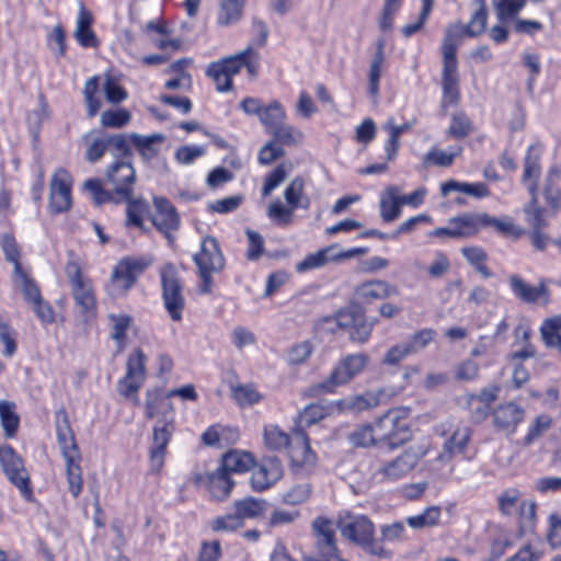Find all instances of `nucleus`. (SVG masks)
<instances>
[{"label": "nucleus", "instance_id": "1", "mask_svg": "<svg viewBox=\"0 0 561 561\" xmlns=\"http://www.w3.org/2000/svg\"><path fill=\"white\" fill-rule=\"evenodd\" d=\"M264 444L271 450L287 449L290 467L295 474H309L316 466L317 456L311 450L305 431L294 430L293 438L277 425H266L263 430Z\"/></svg>", "mask_w": 561, "mask_h": 561}, {"label": "nucleus", "instance_id": "2", "mask_svg": "<svg viewBox=\"0 0 561 561\" xmlns=\"http://www.w3.org/2000/svg\"><path fill=\"white\" fill-rule=\"evenodd\" d=\"M105 176L113 192L105 190L99 179H88L83 183V188L91 194L96 206L105 203L122 204L134 194L136 171L130 160H116L107 167Z\"/></svg>", "mask_w": 561, "mask_h": 561}, {"label": "nucleus", "instance_id": "3", "mask_svg": "<svg viewBox=\"0 0 561 561\" xmlns=\"http://www.w3.org/2000/svg\"><path fill=\"white\" fill-rule=\"evenodd\" d=\"M337 526L341 535L359 546L364 552L385 560L392 558L393 551H386L379 541H375V525L367 516H347Z\"/></svg>", "mask_w": 561, "mask_h": 561}, {"label": "nucleus", "instance_id": "4", "mask_svg": "<svg viewBox=\"0 0 561 561\" xmlns=\"http://www.w3.org/2000/svg\"><path fill=\"white\" fill-rule=\"evenodd\" d=\"M369 363L370 357L366 353H353L342 356L329 377L310 388L311 393L314 396L333 393L336 388L350 383L364 373Z\"/></svg>", "mask_w": 561, "mask_h": 561}, {"label": "nucleus", "instance_id": "5", "mask_svg": "<svg viewBox=\"0 0 561 561\" xmlns=\"http://www.w3.org/2000/svg\"><path fill=\"white\" fill-rule=\"evenodd\" d=\"M68 261L65 273L71 287V295L80 312L94 316L96 311V298L92 280L83 275L82 266L73 251L68 252Z\"/></svg>", "mask_w": 561, "mask_h": 561}, {"label": "nucleus", "instance_id": "6", "mask_svg": "<svg viewBox=\"0 0 561 561\" xmlns=\"http://www.w3.org/2000/svg\"><path fill=\"white\" fill-rule=\"evenodd\" d=\"M374 426L379 443H387L391 449L400 447L412 438L407 413L399 409L387 411L376 420Z\"/></svg>", "mask_w": 561, "mask_h": 561}, {"label": "nucleus", "instance_id": "7", "mask_svg": "<svg viewBox=\"0 0 561 561\" xmlns=\"http://www.w3.org/2000/svg\"><path fill=\"white\" fill-rule=\"evenodd\" d=\"M198 275L202 279L199 291L209 294L213 289V273H218L225 267V257L216 238L207 236L203 239L201 251L193 257Z\"/></svg>", "mask_w": 561, "mask_h": 561}, {"label": "nucleus", "instance_id": "8", "mask_svg": "<svg viewBox=\"0 0 561 561\" xmlns=\"http://www.w3.org/2000/svg\"><path fill=\"white\" fill-rule=\"evenodd\" d=\"M0 463L8 480L20 491L24 500L33 501L30 473L23 458L10 445L0 447Z\"/></svg>", "mask_w": 561, "mask_h": 561}, {"label": "nucleus", "instance_id": "9", "mask_svg": "<svg viewBox=\"0 0 561 561\" xmlns=\"http://www.w3.org/2000/svg\"><path fill=\"white\" fill-rule=\"evenodd\" d=\"M164 307L173 321H181L185 308L183 285L173 264H164L160 270Z\"/></svg>", "mask_w": 561, "mask_h": 561}, {"label": "nucleus", "instance_id": "10", "mask_svg": "<svg viewBox=\"0 0 561 561\" xmlns=\"http://www.w3.org/2000/svg\"><path fill=\"white\" fill-rule=\"evenodd\" d=\"M459 45V41L454 38L451 35L445 32L443 42V92L444 100H447L451 104H456L459 101V76L457 70V58L456 51Z\"/></svg>", "mask_w": 561, "mask_h": 561}, {"label": "nucleus", "instance_id": "11", "mask_svg": "<svg viewBox=\"0 0 561 561\" xmlns=\"http://www.w3.org/2000/svg\"><path fill=\"white\" fill-rule=\"evenodd\" d=\"M175 431L174 415L163 411V417L158 419L152 430V443L149 448L150 470L159 473L164 466L167 447Z\"/></svg>", "mask_w": 561, "mask_h": 561}, {"label": "nucleus", "instance_id": "12", "mask_svg": "<svg viewBox=\"0 0 561 561\" xmlns=\"http://www.w3.org/2000/svg\"><path fill=\"white\" fill-rule=\"evenodd\" d=\"M144 259L125 257L114 266L107 291L113 297L125 295L147 268Z\"/></svg>", "mask_w": 561, "mask_h": 561}, {"label": "nucleus", "instance_id": "13", "mask_svg": "<svg viewBox=\"0 0 561 561\" xmlns=\"http://www.w3.org/2000/svg\"><path fill=\"white\" fill-rule=\"evenodd\" d=\"M252 53V48L248 47L245 50L219 61L211 62L206 73L216 82V89L219 92H228L232 90V78L238 75L245 65V56Z\"/></svg>", "mask_w": 561, "mask_h": 561}, {"label": "nucleus", "instance_id": "14", "mask_svg": "<svg viewBox=\"0 0 561 561\" xmlns=\"http://www.w3.org/2000/svg\"><path fill=\"white\" fill-rule=\"evenodd\" d=\"M335 320L339 328L348 330L351 341L360 344L368 341L375 325V321H369L359 306L340 310Z\"/></svg>", "mask_w": 561, "mask_h": 561}, {"label": "nucleus", "instance_id": "15", "mask_svg": "<svg viewBox=\"0 0 561 561\" xmlns=\"http://www.w3.org/2000/svg\"><path fill=\"white\" fill-rule=\"evenodd\" d=\"M146 355L140 348H137L127 359L126 375L117 383V390L121 396L131 398L135 403H139L137 392L146 379Z\"/></svg>", "mask_w": 561, "mask_h": 561}, {"label": "nucleus", "instance_id": "16", "mask_svg": "<svg viewBox=\"0 0 561 561\" xmlns=\"http://www.w3.org/2000/svg\"><path fill=\"white\" fill-rule=\"evenodd\" d=\"M425 451L421 447H409L397 458L381 466L376 474L382 480L397 481L409 474L424 457Z\"/></svg>", "mask_w": 561, "mask_h": 561}, {"label": "nucleus", "instance_id": "17", "mask_svg": "<svg viewBox=\"0 0 561 561\" xmlns=\"http://www.w3.org/2000/svg\"><path fill=\"white\" fill-rule=\"evenodd\" d=\"M156 214L152 217L153 226L164 234L169 244L174 243L173 231L179 230L181 219L175 207L170 201L162 196L153 198Z\"/></svg>", "mask_w": 561, "mask_h": 561}, {"label": "nucleus", "instance_id": "18", "mask_svg": "<svg viewBox=\"0 0 561 561\" xmlns=\"http://www.w3.org/2000/svg\"><path fill=\"white\" fill-rule=\"evenodd\" d=\"M282 476L283 467L278 458H263L262 462L252 472V489L254 491H264L275 484Z\"/></svg>", "mask_w": 561, "mask_h": 561}, {"label": "nucleus", "instance_id": "19", "mask_svg": "<svg viewBox=\"0 0 561 561\" xmlns=\"http://www.w3.org/2000/svg\"><path fill=\"white\" fill-rule=\"evenodd\" d=\"M56 436L64 458L78 457L80 451L65 408L56 412Z\"/></svg>", "mask_w": 561, "mask_h": 561}, {"label": "nucleus", "instance_id": "20", "mask_svg": "<svg viewBox=\"0 0 561 561\" xmlns=\"http://www.w3.org/2000/svg\"><path fill=\"white\" fill-rule=\"evenodd\" d=\"M71 206V190L67 179V173L61 171L57 173L50 182L49 207L53 213L59 214L67 211Z\"/></svg>", "mask_w": 561, "mask_h": 561}, {"label": "nucleus", "instance_id": "21", "mask_svg": "<svg viewBox=\"0 0 561 561\" xmlns=\"http://www.w3.org/2000/svg\"><path fill=\"white\" fill-rule=\"evenodd\" d=\"M492 416L493 424L497 430L513 433L517 425L524 420L525 410L514 402H507L497 405L493 410Z\"/></svg>", "mask_w": 561, "mask_h": 561}, {"label": "nucleus", "instance_id": "22", "mask_svg": "<svg viewBox=\"0 0 561 561\" xmlns=\"http://www.w3.org/2000/svg\"><path fill=\"white\" fill-rule=\"evenodd\" d=\"M383 390L366 391L362 394L351 396L345 399L335 401L336 411L359 413L366 410H371L379 405L380 397Z\"/></svg>", "mask_w": 561, "mask_h": 561}, {"label": "nucleus", "instance_id": "23", "mask_svg": "<svg viewBox=\"0 0 561 561\" xmlns=\"http://www.w3.org/2000/svg\"><path fill=\"white\" fill-rule=\"evenodd\" d=\"M397 294L398 290L394 286L381 279L367 280L355 288V296L362 302L386 299Z\"/></svg>", "mask_w": 561, "mask_h": 561}, {"label": "nucleus", "instance_id": "24", "mask_svg": "<svg viewBox=\"0 0 561 561\" xmlns=\"http://www.w3.org/2000/svg\"><path fill=\"white\" fill-rule=\"evenodd\" d=\"M486 213H463L451 217L448 224H455L459 239L476 236L488 222Z\"/></svg>", "mask_w": 561, "mask_h": 561}, {"label": "nucleus", "instance_id": "25", "mask_svg": "<svg viewBox=\"0 0 561 561\" xmlns=\"http://www.w3.org/2000/svg\"><path fill=\"white\" fill-rule=\"evenodd\" d=\"M471 437V430L467 426L457 428L453 435L444 443L443 449L437 456V460L448 462L455 455L465 453Z\"/></svg>", "mask_w": 561, "mask_h": 561}, {"label": "nucleus", "instance_id": "26", "mask_svg": "<svg viewBox=\"0 0 561 561\" xmlns=\"http://www.w3.org/2000/svg\"><path fill=\"white\" fill-rule=\"evenodd\" d=\"M336 411L335 402L311 403L307 405L296 419V430L305 431V427L317 424L324 417Z\"/></svg>", "mask_w": 561, "mask_h": 561}, {"label": "nucleus", "instance_id": "27", "mask_svg": "<svg viewBox=\"0 0 561 561\" xmlns=\"http://www.w3.org/2000/svg\"><path fill=\"white\" fill-rule=\"evenodd\" d=\"M539 160L540 154L536 150V147L530 146L525 157L524 172L522 176V181L527 186L530 195L538 194V180L541 174Z\"/></svg>", "mask_w": 561, "mask_h": 561}, {"label": "nucleus", "instance_id": "28", "mask_svg": "<svg viewBox=\"0 0 561 561\" xmlns=\"http://www.w3.org/2000/svg\"><path fill=\"white\" fill-rule=\"evenodd\" d=\"M92 22L91 12L85 9L83 3H80L75 37L83 47L95 48L99 46V39L91 28Z\"/></svg>", "mask_w": 561, "mask_h": 561}, {"label": "nucleus", "instance_id": "29", "mask_svg": "<svg viewBox=\"0 0 561 561\" xmlns=\"http://www.w3.org/2000/svg\"><path fill=\"white\" fill-rule=\"evenodd\" d=\"M508 280L514 295L525 302L533 304L540 297L548 295V288L542 282L537 287H534L517 274L511 275Z\"/></svg>", "mask_w": 561, "mask_h": 561}, {"label": "nucleus", "instance_id": "30", "mask_svg": "<svg viewBox=\"0 0 561 561\" xmlns=\"http://www.w3.org/2000/svg\"><path fill=\"white\" fill-rule=\"evenodd\" d=\"M380 217L386 222H392L401 215L400 188L396 185L388 186L380 197Z\"/></svg>", "mask_w": 561, "mask_h": 561}, {"label": "nucleus", "instance_id": "31", "mask_svg": "<svg viewBox=\"0 0 561 561\" xmlns=\"http://www.w3.org/2000/svg\"><path fill=\"white\" fill-rule=\"evenodd\" d=\"M234 485L230 474L220 466L207 476V488L215 500L227 499Z\"/></svg>", "mask_w": 561, "mask_h": 561}, {"label": "nucleus", "instance_id": "32", "mask_svg": "<svg viewBox=\"0 0 561 561\" xmlns=\"http://www.w3.org/2000/svg\"><path fill=\"white\" fill-rule=\"evenodd\" d=\"M254 466V458L251 453L243 450H230L221 458L220 467L231 473H241L250 470Z\"/></svg>", "mask_w": 561, "mask_h": 561}, {"label": "nucleus", "instance_id": "33", "mask_svg": "<svg viewBox=\"0 0 561 561\" xmlns=\"http://www.w3.org/2000/svg\"><path fill=\"white\" fill-rule=\"evenodd\" d=\"M453 192H460L467 195H471L476 198H483L490 195V190L486 184L479 183H467L459 182L456 180H449L447 182L442 183L440 185V194L443 197H447Z\"/></svg>", "mask_w": 561, "mask_h": 561}, {"label": "nucleus", "instance_id": "34", "mask_svg": "<svg viewBox=\"0 0 561 561\" xmlns=\"http://www.w3.org/2000/svg\"><path fill=\"white\" fill-rule=\"evenodd\" d=\"M170 398L171 397H167V393L160 388L147 391L146 416L148 419L157 416L161 419L163 417V411L174 414L173 405L169 401Z\"/></svg>", "mask_w": 561, "mask_h": 561}, {"label": "nucleus", "instance_id": "35", "mask_svg": "<svg viewBox=\"0 0 561 561\" xmlns=\"http://www.w3.org/2000/svg\"><path fill=\"white\" fill-rule=\"evenodd\" d=\"M267 510V502L262 499L252 496L238 500L233 503V511L240 518L242 525L247 518H257L262 516Z\"/></svg>", "mask_w": 561, "mask_h": 561}, {"label": "nucleus", "instance_id": "36", "mask_svg": "<svg viewBox=\"0 0 561 561\" xmlns=\"http://www.w3.org/2000/svg\"><path fill=\"white\" fill-rule=\"evenodd\" d=\"M286 110L277 100H273L266 104L259 117L260 123L264 126L268 134H271L272 130L277 128L280 124L286 122Z\"/></svg>", "mask_w": 561, "mask_h": 561}, {"label": "nucleus", "instance_id": "37", "mask_svg": "<svg viewBox=\"0 0 561 561\" xmlns=\"http://www.w3.org/2000/svg\"><path fill=\"white\" fill-rule=\"evenodd\" d=\"M385 46L386 39L383 37L378 38L376 44V51L370 61L369 66V83L368 92L373 96H377L379 93V80L381 75V66L385 61Z\"/></svg>", "mask_w": 561, "mask_h": 561}, {"label": "nucleus", "instance_id": "38", "mask_svg": "<svg viewBox=\"0 0 561 561\" xmlns=\"http://www.w3.org/2000/svg\"><path fill=\"white\" fill-rule=\"evenodd\" d=\"M245 0H220L217 23L221 26H229L237 23L243 12Z\"/></svg>", "mask_w": 561, "mask_h": 561}, {"label": "nucleus", "instance_id": "39", "mask_svg": "<svg viewBox=\"0 0 561 561\" xmlns=\"http://www.w3.org/2000/svg\"><path fill=\"white\" fill-rule=\"evenodd\" d=\"M337 248V244H331L316 253L308 254L302 261L297 263L296 271L298 273H305L307 271L324 266L328 262L333 261L331 253Z\"/></svg>", "mask_w": 561, "mask_h": 561}, {"label": "nucleus", "instance_id": "40", "mask_svg": "<svg viewBox=\"0 0 561 561\" xmlns=\"http://www.w3.org/2000/svg\"><path fill=\"white\" fill-rule=\"evenodd\" d=\"M540 334L546 346L561 352V316L546 319L540 328Z\"/></svg>", "mask_w": 561, "mask_h": 561}, {"label": "nucleus", "instance_id": "41", "mask_svg": "<svg viewBox=\"0 0 561 561\" xmlns=\"http://www.w3.org/2000/svg\"><path fill=\"white\" fill-rule=\"evenodd\" d=\"M13 280L21 289L23 298L27 304L41 299L42 294L39 286L24 270L13 273Z\"/></svg>", "mask_w": 561, "mask_h": 561}, {"label": "nucleus", "instance_id": "42", "mask_svg": "<svg viewBox=\"0 0 561 561\" xmlns=\"http://www.w3.org/2000/svg\"><path fill=\"white\" fill-rule=\"evenodd\" d=\"M270 135H272V139L280 147L296 146L304 140L302 131L293 125L286 124V122L272 130Z\"/></svg>", "mask_w": 561, "mask_h": 561}, {"label": "nucleus", "instance_id": "43", "mask_svg": "<svg viewBox=\"0 0 561 561\" xmlns=\"http://www.w3.org/2000/svg\"><path fill=\"white\" fill-rule=\"evenodd\" d=\"M231 392L232 398L240 407H252L263 399V396L252 383L232 386Z\"/></svg>", "mask_w": 561, "mask_h": 561}, {"label": "nucleus", "instance_id": "44", "mask_svg": "<svg viewBox=\"0 0 561 561\" xmlns=\"http://www.w3.org/2000/svg\"><path fill=\"white\" fill-rule=\"evenodd\" d=\"M14 409L15 404L13 402L0 401V420L7 437H13L19 428L20 417Z\"/></svg>", "mask_w": 561, "mask_h": 561}, {"label": "nucleus", "instance_id": "45", "mask_svg": "<svg viewBox=\"0 0 561 561\" xmlns=\"http://www.w3.org/2000/svg\"><path fill=\"white\" fill-rule=\"evenodd\" d=\"M99 80L98 76H93L85 81L83 87L84 103L89 117H94L101 108V100L96 96L100 88Z\"/></svg>", "mask_w": 561, "mask_h": 561}, {"label": "nucleus", "instance_id": "46", "mask_svg": "<svg viewBox=\"0 0 561 561\" xmlns=\"http://www.w3.org/2000/svg\"><path fill=\"white\" fill-rule=\"evenodd\" d=\"M348 442L354 447H369L379 444L375 426L360 425L348 434Z\"/></svg>", "mask_w": 561, "mask_h": 561}, {"label": "nucleus", "instance_id": "47", "mask_svg": "<svg viewBox=\"0 0 561 561\" xmlns=\"http://www.w3.org/2000/svg\"><path fill=\"white\" fill-rule=\"evenodd\" d=\"M130 138L133 144L139 150L141 157L147 161L154 158L158 153V149L154 147V144L163 141V136L159 134H154L151 136L131 134Z\"/></svg>", "mask_w": 561, "mask_h": 561}, {"label": "nucleus", "instance_id": "48", "mask_svg": "<svg viewBox=\"0 0 561 561\" xmlns=\"http://www.w3.org/2000/svg\"><path fill=\"white\" fill-rule=\"evenodd\" d=\"M123 203H127V226H135L138 228H144L142 215L149 210V205L146 201L141 198H134V194L130 195L128 201H124Z\"/></svg>", "mask_w": 561, "mask_h": 561}, {"label": "nucleus", "instance_id": "49", "mask_svg": "<svg viewBox=\"0 0 561 561\" xmlns=\"http://www.w3.org/2000/svg\"><path fill=\"white\" fill-rule=\"evenodd\" d=\"M440 514L439 506H430L422 514L408 517L407 524L414 529L434 527L439 523Z\"/></svg>", "mask_w": 561, "mask_h": 561}, {"label": "nucleus", "instance_id": "50", "mask_svg": "<svg viewBox=\"0 0 561 561\" xmlns=\"http://www.w3.org/2000/svg\"><path fill=\"white\" fill-rule=\"evenodd\" d=\"M80 459V456L71 457V460L69 458H65L69 491L73 497H77L82 490Z\"/></svg>", "mask_w": 561, "mask_h": 561}, {"label": "nucleus", "instance_id": "51", "mask_svg": "<svg viewBox=\"0 0 561 561\" xmlns=\"http://www.w3.org/2000/svg\"><path fill=\"white\" fill-rule=\"evenodd\" d=\"M112 331L111 337L119 345L123 346L126 339V332L130 328L133 323V318L128 314L121 313L114 314L111 313L108 316Z\"/></svg>", "mask_w": 561, "mask_h": 561}, {"label": "nucleus", "instance_id": "52", "mask_svg": "<svg viewBox=\"0 0 561 561\" xmlns=\"http://www.w3.org/2000/svg\"><path fill=\"white\" fill-rule=\"evenodd\" d=\"M405 528L401 522H394L380 527V537H376L375 541H379L386 551H392L387 543L399 541L403 538Z\"/></svg>", "mask_w": 561, "mask_h": 561}, {"label": "nucleus", "instance_id": "53", "mask_svg": "<svg viewBox=\"0 0 561 561\" xmlns=\"http://www.w3.org/2000/svg\"><path fill=\"white\" fill-rule=\"evenodd\" d=\"M1 249L4 253L5 260L14 265L13 273L20 272L22 265L20 263V247L12 233H4L1 238Z\"/></svg>", "mask_w": 561, "mask_h": 561}, {"label": "nucleus", "instance_id": "54", "mask_svg": "<svg viewBox=\"0 0 561 561\" xmlns=\"http://www.w3.org/2000/svg\"><path fill=\"white\" fill-rule=\"evenodd\" d=\"M530 196V202L524 208L527 221L533 230H543L547 227V221L543 218V209L538 206V194Z\"/></svg>", "mask_w": 561, "mask_h": 561}, {"label": "nucleus", "instance_id": "55", "mask_svg": "<svg viewBox=\"0 0 561 561\" xmlns=\"http://www.w3.org/2000/svg\"><path fill=\"white\" fill-rule=\"evenodd\" d=\"M130 118V113L125 108L107 110L101 114V124L104 127L122 128L129 123Z\"/></svg>", "mask_w": 561, "mask_h": 561}, {"label": "nucleus", "instance_id": "56", "mask_svg": "<svg viewBox=\"0 0 561 561\" xmlns=\"http://www.w3.org/2000/svg\"><path fill=\"white\" fill-rule=\"evenodd\" d=\"M103 92L106 101L113 104L121 103L128 96L127 91L112 76H106L103 82Z\"/></svg>", "mask_w": 561, "mask_h": 561}, {"label": "nucleus", "instance_id": "57", "mask_svg": "<svg viewBox=\"0 0 561 561\" xmlns=\"http://www.w3.org/2000/svg\"><path fill=\"white\" fill-rule=\"evenodd\" d=\"M473 130L472 123L469 117L460 112L453 116L448 135L453 138H465Z\"/></svg>", "mask_w": 561, "mask_h": 561}, {"label": "nucleus", "instance_id": "58", "mask_svg": "<svg viewBox=\"0 0 561 561\" xmlns=\"http://www.w3.org/2000/svg\"><path fill=\"white\" fill-rule=\"evenodd\" d=\"M105 139L107 149H114L117 160H130L131 149L126 135L108 136Z\"/></svg>", "mask_w": 561, "mask_h": 561}, {"label": "nucleus", "instance_id": "59", "mask_svg": "<svg viewBox=\"0 0 561 561\" xmlns=\"http://www.w3.org/2000/svg\"><path fill=\"white\" fill-rule=\"evenodd\" d=\"M480 8L472 15L470 22L465 25L467 28V36H478L485 31L488 11L484 4V0H479Z\"/></svg>", "mask_w": 561, "mask_h": 561}, {"label": "nucleus", "instance_id": "60", "mask_svg": "<svg viewBox=\"0 0 561 561\" xmlns=\"http://www.w3.org/2000/svg\"><path fill=\"white\" fill-rule=\"evenodd\" d=\"M242 526L243 525L240 522V518L237 515L236 511H233L232 513H227L221 516H217L210 522V528L216 533L233 531L238 528H241Z\"/></svg>", "mask_w": 561, "mask_h": 561}, {"label": "nucleus", "instance_id": "61", "mask_svg": "<svg viewBox=\"0 0 561 561\" xmlns=\"http://www.w3.org/2000/svg\"><path fill=\"white\" fill-rule=\"evenodd\" d=\"M552 419L549 415L541 414L536 417L534 424L530 426L528 434L524 438L526 446L531 445L538 439L546 431L551 427Z\"/></svg>", "mask_w": 561, "mask_h": 561}, {"label": "nucleus", "instance_id": "62", "mask_svg": "<svg viewBox=\"0 0 561 561\" xmlns=\"http://www.w3.org/2000/svg\"><path fill=\"white\" fill-rule=\"evenodd\" d=\"M402 0H385L381 15L379 18V27L386 32L391 30L393 19L397 12L400 10Z\"/></svg>", "mask_w": 561, "mask_h": 561}, {"label": "nucleus", "instance_id": "63", "mask_svg": "<svg viewBox=\"0 0 561 561\" xmlns=\"http://www.w3.org/2000/svg\"><path fill=\"white\" fill-rule=\"evenodd\" d=\"M285 153L284 148L271 139L260 149L257 160L261 164L268 165L278 158L284 157Z\"/></svg>", "mask_w": 561, "mask_h": 561}, {"label": "nucleus", "instance_id": "64", "mask_svg": "<svg viewBox=\"0 0 561 561\" xmlns=\"http://www.w3.org/2000/svg\"><path fill=\"white\" fill-rule=\"evenodd\" d=\"M436 336V332L433 329H422L415 332L409 341L408 346L411 348L412 354L420 352L425 348Z\"/></svg>", "mask_w": 561, "mask_h": 561}]
</instances>
